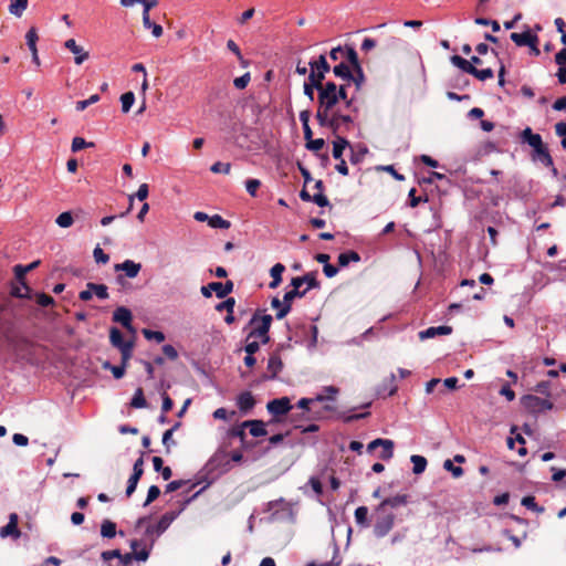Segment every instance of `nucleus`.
Wrapping results in <instances>:
<instances>
[{"label":"nucleus","instance_id":"49530a36","mask_svg":"<svg viewBox=\"0 0 566 566\" xmlns=\"http://www.w3.org/2000/svg\"><path fill=\"white\" fill-rule=\"evenodd\" d=\"M209 226L214 229H229L230 222L219 214L209 218Z\"/></svg>","mask_w":566,"mask_h":566},{"label":"nucleus","instance_id":"20e7f679","mask_svg":"<svg viewBox=\"0 0 566 566\" xmlns=\"http://www.w3.org/2000/svg\"><path fill=\"white\" fill-rule=\"evenodd\" d=\"M178 513L176 511L166 512L156 524L146 527L145 536L147 547L151 551L156 539L170 526L176 520Z\"/></svg>","mask_w":566,"mask_h":566},{"label":"nucleus","instance_id":"79ce46f5","mask_svg":"<svg viewBox=\"0 0 566 566\" xmlns=\"http://www.w3.org/2000/svg\"><path fill=\"white\" fill-rule=\"evenodd\" d=\"M13 271L19 284H21L27 292H31L30 287L27 285L24 281V276L28 273V269H25V266L21 264H18L14 266Z\"/></svg>","mask_w":566,"mask_h":566},{"label":"nucleus","instance_id":"393cba45","mask_svg":"<svg viewBox=\"0 0 566 566\" xmlns=\"http://www.w3.org/2000/svg\"><path fill=\"white\" fill-rule=\"evenodd\" d=\"M109 342L112 346L119 349L126 346L128 340L124 339L122 332L117 327H112L109 329Z\"/></svg>","mask_w":566,"mask_h":566},{"label":"nucleus","instance_id":"f3484780","mask_svg":"<svg viewBox=\"0 0 566 566\" xmlns=\"http://www.w3.org/2000/svg\"><path fill=\"white\" fill-rule=\"evenodd\" d=\"M38 39L39 38H38L35 28H31L25 34L27 44L32 53V61L36 65H40V59H39L38 49H36Z\"/></svg>","mask_w":566,"mask_h":566},{"label":"nucleus","instance_id":"c9c22d12","mask_svg":"<svg viewBox=\"0 0 566 566\" xmlns=\"http://www.w3.org/2000/svg\"><path fill=\"white\" fill-rule=\"evenodd\" d=\"M102 367L103 369L105 370H111L113 376L116 378V379H120L124 375H125V371H126V368L127 366H125L124 364L120 363V365L118 366H114L112 365L109 361H104L102 364Z\"/></svg>","mask_w":566,"mask_h":566},{"label":"nucleus","instance_id":"9b49d317","mask_svg":"<svg viewBox=\"0 0 566 566\" xmlns=\"http://www.w3.org/2000/svg\"><path fill=\"white\" fill-rule=\"evenodd\" d=\"M132 312L127 307L119 306L113 313V321L122 324L125 328L129 331H134L132 326Z\"/></svg>","mask_w":566,"mask_h":566},{"label":"nucleus","instance_id":"1a4fd4ad","mask_svg":"<svg viewBox=\"0 0 566 566\" xmlns=\"http://www.w3.org/2000/svg\"><path fill=\"white\" fill-rule=\"evenodd\" d=\"M266 409L271 415L275 417L284 416L290 412V410L292 409V405L287 397H282L270 400L266 405Z\"/></svg>","mask_w":566,"mask_h":566},{"label":"nucleus","instance_id":"603ef678","mask_svg":"<svg viewBox=\"0 0 566 566\" xmlns=\"http://www.w3.org/2000/svg\"><path fill=\"white\" fill-rule=\"evenodd\" d=\"M55 222L61 228H69L73 224L74 219L70 211H65V212H62L61 214H59Z\"/></svg>","mask_w":566,"mask_h":566},{"label":"nucleus","instance_id":"e433bc0d","mask_svg":"<svg viewBox=\"0 0 566 566\" xmlns=\"http://www.w3.org/2000/svg\"><path fill=\"white\" fill-rule=\"evenodd\" d=\"M101 535L106 538H113L116 535V524L109 520H104L101 525Z\"/></svg>","mask_w":566,"mask_h":566},{"label":"nucleus","instance_id":"c756f323","mask_svg":"<svg viewBox=\"0 0 566 566\" xmlns=\"http://www.w3.org/2000/svg\"><path fill=\"white\" fill-rule=\"evenodd\" d=\"M360 255L356 251L343 252L338 255V264L342 268L347 266L350 262H359Z\"/></svg>","mask_w":566,"mask_h":566},{"label":"nucleus","instance_id":"58836bf2","mask_svg":"<svg viewBox=\"0 0 566 566\" xmlns=\"http://www.w3.org/2000/svg\"><path fill=\"white\" fill-rule=\"evenodd\" d=\"M394 447L395 443L392 440L385 439L384 443L381 444L382 450L379 454V458L385 461L390 460L394 457Z\"/></svg>","mask_w":566,"mask_h":566},{"label":"nucleus","instance_id":"4d7b16f0","mask_svg":"<svg viewBox=\"0 0 566 566\" xmlns=\"http://www.w3.org/2000/svg\"><path fill=\"white\" fill-rule=\"evenodd\" d=\"M94 144L93 143H88L86 142L84 138L82 137H74L73 140H72V146H71V149L73 153H76V151H80L86 147H93Z\"/></svg>","mask_w":566,"mask_h":566},{"label":"nucleus","instance_id":"c03bdc74","mask_svg":"<svg viewBox=\"0 0 566 566\" xmlns=\"http://www.w3.org/2000/svg\"><path fill=\"white\" fill-rule=\"evenodd\" d=\"M139 3H143V6H144L143 24H150L149 11L158 4V1L157 0H144V1H140Z\"/></svg>","mask_w":566,"mask_h":566},{"label":"nucleus","instance_id":"2eb2a0df","mask_svg":"<svg viewBox=\"0 0 566 566\" xmlns=\"http://www.w3.org/2000/svg\"><path fill=\"white\" fill-rule=\"evenodd\" d=\"M452 333V327L451 326H447V325H442V326H431L424 331H421L419 333V338L420 339H428V338H433L436 336H440V335H449Z\"/></svg>","mask_w":566,"mask_h":566},{"label":"nucleus","instance_id":"f704fd0d","mask_svg":"<svg viewBox=\"0 0 566 566\" xmlns=\"http://www.w3.org/2000/svg\"><path fill=\"white\" fill-rule=\"evenodd\" d=\"M355 520L359 526L367 527L369 525L368 509L366 506H358L355 510Z\"/></svg>","mask_w":566,"mask_h":566},{"label":"nucleus","instance_id":"37998d69","mask_svg":"<svg viewBox=\"0 0 566 566\" xmlns=\"http://www.w3.org/2000/svg\"><path fill=\"white\" fill-rule=\"evenodd\" d=\"M134 340H128L126 346H123L118 350L120 352L122 364L128 365L129 359L133 356Z\"/></svg>","mask_w":566,"mask_h":566},{"label":"nucleus","instance_id":"72a5a7b5","mask_svg":"<svg viewBox=\"0 0 566 566\" xmlns=\"http://www.w3.org/2000/svg\"><path fill=\"white\" fill-rule=\"evenodd\" d=\"M326 73L318 71L316 69H311V73L308 75V82L312 83V86H315L316 90L321 88L324 83Z\"/></svg>","mask_w":566,"mask_h":566},{"label":"nucleus","instance_id":"0e129e2a","mask_svg":"<svg viewBox=\"0 0 566 566\" xmlns=\"http://www.w3.org/2000/svg\"><path fill=\"white\" fill-rule=\"evenodd\" d=\"M251 76L250 73H245L242 76L235 77L233 81V85L238 90H244L250 83Z\"/></svg>","mask_w":566,"mask_h":566},{"label":"nucleus","instance_id":"4468645a","mask_svg":"<svg viewBox=\"0 0 566 566\" xmlns=\"http://www.w3.org/2000/svg\"><path fill=\"white\" fill-rule=\"evenodd\" d=\"M18 521L19 517L15 513H11L9 516V522L6 526L1 527L0 530V536L1 537H8L11 536L13 538H19L21 535V532L18 528Z\"/></svg>","mask_w":566,"mask_h":566},{"label":"nucleus","instance_id":"5701e85b","mask_svg":"<svg viewBox=\"0 0 566 566\" xmlns=\"http://www.w3.org/2000/svg\"><path fill=\"white\" fill-rule=\"evenodd\" d=\"M148 193H149V188H148V185L147 184H142L136 192L135 196H129V207L128 209L120 213L119 217H125L126 214L129 213V211L132 210L133 208V202H134V198L136 197L138 200L140 201H144L147 197H148Z\"/></svg>","mask_w":566,"mask_h":566},{"label":"nucleus","instance_id":"0eeeda50","mask_svg":"<svg viewBox=\"0 0 566 566\" xmlns=\"http://www.w3.org/2000/svg\"><path fill=\"white\" fill-rule=\"evenodd\" d=\"M212 291L216 293L217 297L224 298L233 291V282L227 281L226 283L221 282H211L208 285L201 287V294L205 297H211Z\"/></svg>","mask_w":566,"mask_h":566},{"label":"nucleus","instance_id":"8fccbe9b","mask_svg":"<svg viewBox=\"0 0 566 566\" xmlns=\"http://www.w3.org/2000/svg\"><path fill=\"white\" fill-rule=\"evenodd\" d=\"M521 504L525 507H527L528 510H532L534 512H537V513H543L544 512V507L539 506L536 501H535V497L532 496V495H528V496H524L521 501Z\"/></svg>","mask_w":566,"mask_h":566},{"label":"nucleus","instance_id":"09e8293b","mask_svg":"<svg viewBox=\"0 0 566 566\" xmlns=\"http://www.w3.org/2000/svg\"><path fill=\"white\" fill-rule=\"evenodd\" d=\"M122 111L128 113L135 102V94L133 92H126L120 96Z\"/></svg>","mask_w":566,"mask_h":566},{"label":"nucleus","instance_id":"774afa93","mask_svg":"<svg viewBox=\"0 0 566 566\" xmlns=\"http://www.w3.org/2000/svg\"><path fill=\"white\" fill-rule=\"evenodd\" d=\"M325 145V140L323 138L313 139L306 142V148L312 151L321 150Z\"/></svg>","mask_w":566,"mask_h":566},{"label":"nucleus","instance_id":"dca6fc26","mask_svg":"<svg viewBox=\"0 0 566 566\" xmlns=\"http://www.w3.org/2000/svg\"><path fill=\"white\" fill-rule=\"evenodd\" d=\"M407 494H398L391 497L385 499L378 506L384 507L387 511H392L396 507L406 505L408 503Z\"/></svg>","mask_w":566,"mask_h":566},{"label":"nucleus","instance_id":"a18cd8bd","mask_svg":"<svg viewBox=\"0 0 566 566\" xmlns=\"http://www.w3.org/2000/svg\"><path fill=\"white\" fill-rule=\"evenodd\" d=\"M386 49L390 51H400L406 49V43L401 38L390 36L387 40Z\"/></svg>","mask_w":566,"mask_h":566},{"label":"nucleus","instance_id":"473e14b6","mask_svg":"<svg viewBox=\"0 0 566 566\" xmlns=\"http://www.w3.org/2000/svg\"><path fill=\"white\" fill-rule=\"evenodd\" d=\"M343 50H344V57L347 60V62L349 63V65L353 69L360 66L358 54L353 46H345V49H343Z\"/></svg>","mask_w":566,"mask_h":566},{"label":"nucleus","instance_id":"ea45409f","mask_svg":"<svg viewBox=\"0 0 566 566\" xmlns=\"http://www.w3.org/2000/svg\"><path fill=\"white\" fill-rule=\"evenodd\" d=\"M130 406L133 408H145L147 406V401L145 399L143 388L139 387L136 389V391L130 400Z\"/></svg>","mask_w":566,"mask_h":566},{"label":"nucleus","instance_id":"bb28decb","mask_svg":"<svg viewBox=\"0 0 566 566\" xmlns=\"http://www.w3.org/2000/svg\"><path fill=\"white\" fill-rule=\"evenodd\" d=\"M451 63L459 67L462 72L464 73H468L471 75L472 73V70H473V63H471L470 61L463 59L462 56L460 55H452L451 56Z\"/></svg>","mask_w":566,"mask_h":566},{"label":"nucleus","instance_id":"cd10ccee","mask_svg":"<svg viewBox=\"0 0 566 566\" xmlns=\"http://www.w3.org/2000/svg\"><path fill=\"white\" fill-rule=\"evenodd\" d=\"M333 73L335 76L348 81V78L353 77V72L349 65L345 62H340L339 64L333 67Z\"/></svg>","mask_w":566,"mask_h":566},{"label":"nucleus","instance_id":"6e6552de","mask_svg":"<svg viewBox=\"0 0 566 566\" xmlns=\"http://www.w3.org/2000/svg\"><path fill=\"white\" fill-rule=\"evenodd\" d=\"M522 140L533 148V159L547 150L546 145L539 134H534L530 127H526L521 134Z\"/></svg>","mask_w":566,"mask_h":566},{"label":"nucleus","instance_id":"c85d7f7f","mask_svg":"<svg viewBox=\"0 0 566 566\" xmlns=\"http://www.w3.org/2000/svg\"><path fill=\"white\" fill-rule=\"evenodd\" d=\"M29 0H10L9 12L20 18L28 8Z\"/></svg>","mask_w":566,"mask_h":566},{"label":"nucleus","instance_id":"ddd939ff","mask_svg":"<svg viewBox=\"0 0 566 566\" xmlns=\"http://www.w3.org/2000/svg\"><path fill=\"white\" fill-rule=\"evenodd\" d=\"M64 46L75 55L74 62L77 65H81L90 56L88 52L77 45L74 39L66 40Z\"/></svg>","mask_w":566,"mask_h":566},{"label":"nucleus","instance_id":"13d9d810","mask_svg":"<svg viewBox=\"0 0 566 566\" xmlns=\"http://www.w3.org/2000/svg\"><path fill=\"white\" fill-rule=\"evenodd\" d=\"M227 48L237 55L242 66H248V61L243 59L240 48L233 40H228Z\"/></svg>","mask_w":566,"mask_h":566},{"label":"nucleus","instance_id":"052dcab7","mask_svg":"<svg viewBox=\"0 0 566 566\" xmlns=\"http://www.w3.org/2000/svg\"><path fill=\"white\" fill-rule=\"evenodd\" d=\"M443 468L447 471H450L454 478H460L463 475V469L461 467L453 465L451 460H446L443 463Z\"/></svg>","mask_w":566,"mask_h":566},{"label":"nucleus","instance_id":"aec40b11","mask_svg":"<svg viewBox=\"0 0 566 566\" xmlns=\"http://www.w3.org/2000/svg\"><path fill=\"white\" fill-rule=\"evenodd\" d=\"M336 96H337L338 102L343 101L345 103L346 108H348L355 113L358 111V108L354 104V101H355L354 96L348 97L347 85L338 86Z\"/></svg>","mask_w":566,"mask_h":566},{"label":"nucleus","instance_id":"a19ab883","mask_svg":"<svg viewBox=\"0 0 566 566\" xmlns=\"http://www.w3.org/2000/svg\"><path fill=\"white\" fill-rule=\"evenodd\" d=\"M86 287L92 290L95 295L101 300L108 298V291L105 284L87 283Z\"/></svg>","mask_w":566,"mask_h":566},{"label":"nucleus","instance_id":"7ed1b4c3","mask_svg":"<svg viewBox=\"0 0 566 566\" xmlns=\"http://www.w3.org/2000/svg\"><path fill=\"white\" fill-rule=\"evenodd\" d=\"M396 515L392 511L377 506L373 514L374 535L378 538L385 537L395 525Z\"/></svg>","mask_w":566,"mask_h":566},{"label":"nucleus","instance_id":"b1692460","mask_svg":"<svg viewBox=\"0 0 566 566\" xmlns=\"http://www.w3.org/2000/svg\"><path fill=\"white\" fill-rule=\"evenodd\" d=\"M347 146H349V142L346 138L336 136L333 142V157L337 160L343 159V151Z\"/></svg>","mask_w":566,"mask_h":566},{"label":"nucleus","instance_id":"e2e57ef3","mask_svg":"<svg viewBox=\"0 0 566 566\" xmlns=\"http://www.w3.org/2000/svg\"><path fill=\"white\" fill-rule=\"evenodd\" d=\"M235 305V301L233 297H229L227 298L226 301L219 303L217 306H216V310L218 312H221L223 310H226L228 313H233V307Z\"/></svg>","mask_w":566,"mask_h":566},{"label":"nucleus","instance_id":"7c9ffc66","mask_svg":"<svg viewBox=\"0 0 566 566\" xmlns=\"http://www.w3.org/2000/svg\"><path fill=\"white\" fill-rule=\"evenodd\" d=\"M410 461L413 464L412 472L415 474H421L422 472H424L428 464L427 459L424 457L413 454L411 455Z\"/></svg>","mask_w":566,"mask_h":566},{"label":"nucleus","instance_id":"3c124183","mask_svg":"<svg viewBox=\"0 0 566 566\" xmlns=\"http://www.w3.org/2000/svg\"><path fill=\"white\" fill-rule=\"evenodd\" d=\"M471 75L476 77L480 81H486V80L493 78L494 72L490 67L483 69V70H479V69H476V66H474L473 70H472Z\"/></svg>","mask_w":566,"mask_h":566},{"label":"nucleus","instance_id":"412c9836","mask_svg":"<svg viewBox=\"0 0 566 566\" xmlns=\"http://www.w3.org/2000/svg\"><path fill=\"white\" fill-rule=\"evenodd\" d=\"M283 363L281 357L277 354H273L270 356L268 360V370L271 373L269 376L270 379H274L277 374L282 370Z\"/></svg>","mask_w":566,"mask_h":566},{"label":"nucleus","instance_id":"6ab92c4d","mask_svg":"<svg viewBox=\"0 0 566 566\" xmlns=\"http://www.w3.org/2000/svg\"><path fill=\"white\" fill-rule=\"evenodd\" d=\"M243 427H248L253 437H263L268 433L262 420H247L243 422Z\"/></svg>","mask_w":566,"mask_h":566},{"label":"nucleus","instance_id":"de8ad7c7","mask_svg":"<svg viewBox=\"0 0 566 566\" xmlns=\"http://www.w3.org/2000/svg\"><path fill=\"white\" fill-rule=\"evenodd\" d=\"M307 293V290H291L286 292L283 296V303H287L292 306V303L295 298L304 297Z\"/></svg>","mask_w":566,"mask_h":566},{"label":"nucleus","instance_id":"4c0bfd02","mask_svg":"<svg viewBox=\"0 0 566 566\" xmlns=\"http://www.w3.org/2000/svg\"><path fill=\"white\" fill-rule=\"evenodd\" d=\"M308 65L311 69H316L324 73H328L331 71V65L328 64L324 54H321L316 61H311Z\"/></svg>","mask_w":566,"mask_h":566},{"label":"nucleus","instance_id":"6e6d98bb","mask_svg":"<svg viewBox=\"0 0 566 566\" xmlns=\"http://www.w3.org/2000/svg\"><path fill=\"white\" fill-rule=\"evenodd\" d=\"M338 388L335 386H326L324 387L325 395H317L314 400L324 401L326 399H335V396L338 394Z\"/></svg>","mask_w":566,"mask_h":566},{"label":"nucleus","instance_id":"bf43d9fd","mask_svg":"<svg viewBox=\"0 0 566 566\" xmlns=\"http://www.w3.org/2000/svg\"><path fill=\"white\" fill-rule=\"evenodd\" d=\"M210 170L214 174L228 175L231 170V165L229 163L217 161L211 166Z\"/></svg>","mask_w":566,"mask_h":566},{"label":"nucleus","instance_id":"f8f14e48","mask_svg":"<svg viewBox=\"0 0 566 566\" xmlns=\"http://www.w3.org/2000/svg\"><path fill=\"white\" fill-rule=\"evenodd\" d=\"M510 38L517 46H534V43L538 42L537 35L531 33V31L522 33L514 32Z\"/></svg>","mask_w":566,"mask_h":566},{"label":"nucleus","instance_id":"423d86ee","mask_svg":"<svg viewBox=\"0 0 566 566\" xmlns=\"http://www.w3.org/2000/svg\"><path fill=\"white\" fill-rule=\"evenodd\" d=\"M522 406L531 413H539L553 409L551 400L534 395H525L521 398Z\"/></svg>","mask_w":566,"mask_h":566},{"label":"nucleus","instance_id":"680f3d73","mask_svg":"<svg viewBox=\"0 0 566 566\" xmlns=\"http://www.w3.org/2000/svg\"><path fill=\"white\" fill-rule=\"evenodd\" d=\"M261 186V181L259 179H248L245 181V189L250 196L255 197L256 191Z\"/></svg>","mask_w":566,"mask_h":566},{"label":"nucleus","instance_id":"a211bd4d","mask_svg":"<svg viewBox=\"0 0 566 566\" xmlns=\"http://www.w3.org/2000/svg\"><path fill=\"white\" fill-rule=\"evenodd\" d=\"M237 405L241 412L247 413L254 407L255 399L250 391H243L239 395Z\"/></svg>","mask_w":566,"mask_h":566},{"label":"nucleus","instance_id":"2f4dec72","mask_svg":"<svg viewBox=\"0 0 566 566\" xmlns=\"http://www.w3.org/2000/svg\"><path fill=\"white\" fill-rule=\"evenodd\" d=\"M352 72L353 77L348 78L347 82H353L355 84L356 90L359 91L363 87L366 80L361 65L353 69Z\"/></svg>","mask_w":566,"mask_h":566},{"label":"nucleus","instance_id":"4be33fe9","mask_svg":"<svg viewBox=\"0 0 566 566\" xmlns=\"http://www.w3.org/2000/svg\"><path fill=\"white\" fill-rule=\"evenodd\" d=\"M284 271H285V266L282 263H276L271 268L270 274L272 276V281L269 284L270 289H275L281 284L282 273Z\"/></svg>","mask_w":566,"mask_h":566},{"label":"nucleus","instance_id":"9d476101","mask_svg":"<svg viewBox=\"0 0 566 566\" xmlns=\"http://www.w3.org/2000/svg\"><path fill=\"white\" fill-rule=\"evenodd\" d=\"M140 270L142 264L133 260H125L124 262L114 265L115 272H124L125 276H127L128 279L136 277L139 274Z\"/></svg>","mask_w":566,"mask_h":566},{"label":"nucleus","instance_id":"864d4df0","mask_svg":"<svg viewBox=\"0 0 566 566\" xmlns=\"http://www.w3.org/2000/svg\"><path fill=\"white\" fill-rule=\"evenodd\" d=\"M143 335L147 340H155L157 343H163L165 340V334L159 331H151L148 328H144Z\"/></svg>","mask_w":566,"mask_h":566},{"label":"nucleus","instance_id":"338daca9","mask_svg":"<svg viewBox=\"0 0 566 566\" xmlns=\"http://www.w3.org/2000/svg\"><path fill=\"white\" fill-rule=\"evenodd\" d=\"M556 135L563 137L560 144L564 149H566V123L559 122L555 125Z\"/></svg>","mask_w":566,"mask_h":566},{"label":"nucleus","instance_id":"a878e982","mask_svg":"<svg viewBox=\"0 0 566 566\" xmlns=\"http://www.w3.org/2000/svg\"><path fill=\"white\" fill-rule=\"evenodd\" d=\"M310 117H311V112L308 109H304L300 113V120L303 126L304 138L306 142L313 137V132L308 124Z\"/></svg>","mask_w":566,"mask_h":566},{"label":"nucleus","instance_id":"f03ea898","mask_svg":"<svg viewBox=\"0 0 566 566\" xmlns=\"http://www.w3.org/2000/svg\"><path fill=\"white\" fill-rule=\"evenodd\" d=\"M260 311H256L249 322V326H251L252 329L248 334L247 340L260 338L262 344H268L270 342L269 332L273 317L270 314L260 315Z\"/></svg>","mask_w":566,"mask_h":566},{"label":"nucleus","instance_id":"f257e3e1","mask_svg":"<svg viewBox=\"0 0 566 566\" xmlns=\"http://www.w3.org/2000/svg\"><path fill=\"white\" fill-rule=\"evenodd\" d=\"M317 102L315 118L321 127L337 130V120L353 124L354 119L350 115L334 111L338 104L336 94H317Z\"/></svg>","mask_w":566,"mask_h":566},{"label":"nucleus","instance_id":"5fc2aeb1","mask_svg":"<svg viewBox=\"0 0 566 566\" xmlns=\"http://www.w3.org/2000/svg\"><path fill=\"white\" fill-rule=\"evenodd\" d=\"M317 272H308L303 275L304 284L307 285L305 290L318 289L321 286L319 282L316 279Z\"/></svg>","mask_w":566,"mask_h":566},{"label":"nucleus","instance_id":"39448f33","mask_svg":"<svg viewBox=\"0 0 566 566\" xmlns=\"http://www.w3.org/2000/svg\"><path fill=\"white\" fill-rule=\"evenodd\" d=\"M130 548L133 549L132 553L122 554V557H119L120 563L124 566L130 565L133 559L139 560V562H146L149 557L150 549L147 547V543H143L138 539H132L130 541Z\"/></svg>","mask_w":566,"mask_h":566},{"label":"nucleus","instance_id":"69168bd1","mask_svg":"<svg viewBox=\"0 0 566 566\" xmlns=\"http://www.w3.org/2000/svg\"><path fill=\"white\" fill-rule=\"evenodd\" d=\"M160 495V489L157 485H151L148 489L147 497L144 503V506L149 505L151 502H154L158 496Z\"/></svg>","mask_w":566,"mask_h":566}]
</instances>
